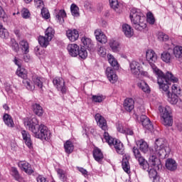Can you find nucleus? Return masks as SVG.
<instances>
[{
	"instance_id": "nucleus-23",
	"label": "nucleus",
	"mask_w": 182,
	"mask_h": 182,
	"mask_svg": "<svg viewBox=\"0 0 182 182\" xmlns=\"http://www.w3.org/2000/svg\"><path fill=\"white\" fill-rule=\"evenodd\" d=\"M3 120L7 127H11V129L15 127L14 119H12V116L9 115V114H4L3 116Z\"/></svg>"
},
{
	"instance_id": "nucleus-17",
	"label": "nucleus",
	"mask_w": 182,
	"mask_h": 182,
	"mask_svg": "<svg viewBox=\"0 0 182 182\" xmlns=\"http://www.w3.org/2000/svg\"><path fill=\"white\" fill-rule=\"evenodd\" d=\"M66 36L70 42H75L79 39V31L76 29H69L66 31Z\"/></svg>"
},
{
	"instance_id": "nucleus-56",
	"label": "nucleus",
	"mask_w": 182,
	"mask_h": 182,
	"mask_svg": "<svg viewBox=\"0 0 182 182\" xmlns=\"http://www.w3.org/2000/svg\"><path fill=\"white\" fill-rule=\"evenodd\" d=\"M35 52L37 56H41V55H43L45 53V51L41 50L39 47L35 48Z\"/></svg>"
},
{
	"instance_id": "nucleus-15",
	"label": "nucleus",
	"mask_w": 182,
	"mask_h": 182,
	"mask_svg": "<svg viewBox=\"0 0 182 182\" xmlns=\"http://www.w3.org/2000/svg\"><path fill=\"white\" fill-rule=\"evenodd\" d=\"M140 122L143 127L146 129V130H153V124H151V121H150V119L147 116L141 115Z\"/></svg>"
},
{
	"instance_id": "nucleus-24",
	"label": "nucleus",
	"mask_w": 182,
	"mask_h": 182,
	"mask_svg": "<svg viewBox=\"0 0 182 182\" xmlns=\"http://www.w3.org/2000/svg\"><path fill=\"white\" fill-rule=\"evenodd\" d=\"M122 31L127 36V38H132L133 35H134V31H133V28H132V26L129 24H124L122 26Z\"/></svg>"
},
{
	"instance_id": "nucleus-3",
	"label": "nucleus",
	"mask_w": 182,
	"mask_h": 182,
	"mask_svg": "<svg viewBox=\"0 0 182 182\" xmlns=\"http://www.w3.org/2000/svg\"><path fill=\"white\" fill-rule=\"evenodd\" d=\"M95 119L97 126L105 132L103 136L105 141L108 143L109 146H114L117 153L123 156V154H124V146L120 140L114 139L109 134V132H107L109 127L107 126V121L106 119H105L100 114H96Z\"/></svg>"
},
{
	"instance_id": "nucleus-48",
	"label": "nucleus",
	"mask_w": 182,
	"mask_h": 182,
	"mask_svg": "<svg viewBox=\"0 0 182 182\" xmlns=\"http://www.w3.org/2000/svg\"><path fill=\"white\" fill-rule=\"evenodd\" d=\"M158 39L162 41L163 42H167L168 41V36L163 32L159 33Z\"/></svg>"
},
{
	"instance_id": "nucleus-2",
	"label": "nucleus",
	"mask_w": 182,
	"mask_h": 182,
	"mask_svg": "<svg viewBox=\"0 0 182 182\" xmlns=\"http://www.w3.org/2000/svg\"><path fill=\"white\" fill-rule=\"evenodd\" d=\"M24 126L30 132H33L36 139H40V140L44 141L50 140V136H52L50 130L44 124L39 125V122H38L36 117L24 119Z\"/></svg>"
},
{
	"instance_id": "nucleus-55",
	"label": "nucleus",
	"mask_w": 182,
	"mask_h": 182,
	"mask_svg": "<svg viewBox=\"0 0 182 182\" xmlns=\"http://www.w3.org/2000/svg\"><path fill=\"white\" fill-rule=\"evenodd\" d=\"M103 33V31H102L100 29L97 28L95 31V36L97 39V41H100V36Z\"/></svg>"
},
{
	"instance_id": "nucleus-34",
	"label": "nucleus",
	"mask_w": 182,
	"mask_h": 182,
	"mask_svg": "<svg viewBox=\"0 0 182 182\" xmlns=\"http://www.w3.org/2000/svg\"><path fill=\"white\" fill-rule=\"evenodd\" d=\"M173 55L175 58H178V59H180V58H182V46H176L173 49Z\"/></svg>"
},
{
	"instance_id": "nucleus-8",
	"label": "nucleus",
	"mask_w": 182,
	"mask_h": 182,
	"mask_svg": "<svg viewBox=\"0 0 182 182\" xmlns=\"http://www.w3.org/2000/svg\"><path fill=\"white\" fill-rule=\"evenodd\" d=\"M132 153L136 160H137L141 168H142V170L149 171L150 166L149 165V162L146 160V159H144V156L141 155L140 149L137 146H134L132 148Z\"/></svg>"
},
{
	"instance_id": "nucleus-61",
	"label": "nucleus",
	"mask_w": 182,
	"mask_h": 182,
	"mask_svg": "<svg viewBox=\"0 0 182 182\" xmlns=\"http://www.w3.org/2000/svg\"><path fill=\"white\" fill-rule=\"evenodd\" d=\"M23 60H25L26 62H29L31 60V56L25 54V55H23Z\"/></svg>"
},
{
	"instance_id": "nucleus-10",
	"label": "nucleus",
	"mask_w": 182,
	"mask_h": 182,
	"mask_svg": "<svg viewBox=\"0 0 182 182\" xmlns=\"http://www.w3.org/2000/svg\"><path fill=\"white\" fill-rule=\"evenodd\" d=\"M53 83L58 92H60L63 95H66L68 87L65 85V80L62 77H55L53 80Z\"/></svg>"
},
{
	"instance_id": "nucleus-14",
	"label": "nucleus",
	"mask_w": 182,
	"mask_h": 182,
	"mask_svg": "<svg viewBox=\"0 0 182 182\" xmlns=\"http://www.w3.org/2000/svg\"><path fill=\"white\" fill-rule=\"evenodd\" d=\"M92 156L95 161L97 163L102 164L103 159H105V156L103 155V152H102V149L98 147H95L92 151Z\"/></svg>"
},
{
	"instance_id": "nucleus-57",
	"label": "nucleus",
	"mask_w": 182,
	"mask_h": 182,
	"mask_svg": "<svg viewBox=\"0 0 182 182\" xmlns=\"http://www.w3.org/2000/svg\"><path fill=\"white\" fill-rule=\"evenodd\" d=\"M123 134H127V136H133V134H134V132H133V129L130 128H126L125 133H124Z\"/></svg>"
},
{
	"instance_id": "nucleus-26",
	"label": "nucleus",
	"mask_w": 182,
	"mask_h": 182,
	"mask_svg": "<svg viewBox=\"0 0 182 182\" xmlns=\"http://www.w3.org/2000/svg\"><path fill=\"white\" fill-rule=\"evenodd\" d=\"M65 151L67 154H72L73 150H75V145L70 140H68L64 144Z\"/></svg>"
},
{
	"instance_id": "nucleus-53",
	"label": "nucleus",
	"mask_w": 182,
	"mask_h": 182,
	"mask_svg": "<svg viewBox=\"0 0 182 182\" xmlns=\"http://www.w3.org/2000/svg\"><path fill=\"white\" fill-rule=\"evenodd\" d=\"M35 6L39 9L41 8L43 9L44 4L43 0H34Z\"/></svg>"
},
{
	"instance_id": "nucleus-18",
	"label": "nucleus",
	"mask_w": 182,
	"mask_h": 182,
	"mask_svg": "<svg viewBox=\"0 0 182 182\" xmlns=\"http://www.w3.org/2000/svg\"><path fill=\"white\" fill-rule=\"evenodd\" d=\"M130 160V156L125 154L123 156L122 159V168L125 173H127V174L130 173V163L129 161Z\"/></svg>"
},
{
	"instance_id": "nucleus-33",
	"label": "nucleus",
	"mask_w": 182,
	"mask_h": 182,
	"mask_svg": "<svg viewBox=\"0 0 182 182\" xmlns=\"http://www.w3.org/2000/svg\"><path fill=\"white\" fill-rule=\"evenodd\" d=\"M16 75H18L19 77H21V79H23V80L28 79V73H26V70L24 68H21V67L17 69Z\"/></svg>"
},
{
	"instance_id": "nucleus-1",
	"label": "nucleus",
	"mask_w": 182,
	"mask_h": 182,
	"mask_svg": "<svg viewBox=\"0 0 182 182\" xmlns=\"http://www.w3.org/2000/svg\"><path fill=\"white\" fill-rule=\"evenodd\" d=\"M170 82H172L173 83H177V82H178V78L174 76L170 71H167L166 74H164L161 84H160L157 80L159 89L162 91L164 95H166L168 101L171 105H176L177 102H178V96L181 95V88L178 85L173 84L172 85V93H170V91L168 90V89H170Z\"/></svg>"
},
{
	"instance_id": "nucleus-59",
	"label": "nucleus",
	"mask_w": 182,
	"mask_h": 182,
	"mask_svg": "<svg viewBox=\"0 0 182 182\" xmlns=\"http://www.w3.org/2000/svg\"><path fill=\"white\" fill-rule=\"evenodd\" d=\"M37 182H48L46 181V178L45 177H43L42 175H39L37 177Z\"/></svg>"
},
{
	"instance_id": "nucleus-49",
	"label": "nucleus",
	"mask_w": 182,
	"mask_h": 182,
	"mask_svg": "<svg viewBox=\"0 0 182 182\" xmlns=\"http://www.w3.org/2000/svg\"><path fill=\"white\" fill-rule=\"evenodd\" d=\"M41 15L45 19H49V18H50L49 11H48L46 8L43 7V9H41Z\"/></svg>"
},
{
	"instance_id": "nucleus-36",
	"label": "nucleus",
	"mask_w": 182,
	"mask_h": 182,
	"mask_svg": "<svg viewBox=\"0 0 182 182\" xmlns=\"http://www.w3.org/2000/svg\"><path fill=\"white\" fill-rule=\"evenodd\" d=\"M108 62L112 66V68H115L117 69L119 68V63H117L116 58L112 55H108Z\"/></svg>"
},
{
	"instance_id": "nucleus-5",
	"label": "nucleus",
	"mask_w": 182,
	"mask_h": 182,
	"mask_svg": "<svg viewBox=\"0 0 182 182\" xmlns=\"http://www.w3.org/2000/svg\"><path fill=\"white\" fill-rule=\"evenodd\" d=\"M167 153H170V149L167 147V141L163 138L156 139L154 149L149 150V166L156 167L159 164V159H164L167 156Z\"/></svg>"
},
{
	"instance_id": "nucleus-40",
	"label": "nucleus",
	"mask_w": 182,
	"mask_h": 182,
	"mask_svg": "<svg viewBox=\"0 0 182 182\" xmlns=\"http://www.w3.org/2000/svg\"><path fill=\"white\" fill-rule=\"evenodd\" d=\"M139 87L143 90L145 93H150V87L145 82L139 84Z\"/></svg>"
},
{
	"instance_id": "nucleus-12",
	"label": "nucleus",
	"mask_w": 182,
	"mask_h": 182,
	"mask_svg": "<svg viewBox=\"0 0 182 182\" xmlns=\"http://www.w3.org/2000/svg\"><path fill=\"white\" fill-rule=\"evenodd\" d=\"M105 74L110 83H116L117 82V75L114 69L112 67L107 68Z\"/></svg>"
},
{
	"instance_id": "nucleus-6",
	"label": "nucleus",
	"mask_w": 182,
	"mask_h": 182,
	"mask_svg": "<svg viewBox=\"0 0 182 182\" xmlns=\"http://www.w3.org/2000/svg\"><path fill=\"white\" fill-rule=\"evenodd\" d=\"M146 58L147 62H149L153 73L156 75L158 80V82L160 85L163 83V79H164V73L161 70L159 69L154 63L157 62V54L153 50H148L146 53Z\"/></svg>"
},
{
	"instance_id": "nucleus-63",
	"label": "nucleus",
	"mask_w": 182,
	"mask_h": 182,
	"mask_svg": "<svg viewBox=\"0 0 182 182\" xmlns=\"http://www.w3.org/2000/svg\"><path fill=\"white\" fill-rule=\"evenodd\" d=\"M26 4H31L33 0H23Z\"/></svg>"
},
{
	"instance_id": "nucleus-9",
	"label": "nucleus",
	"mask_w": 182,
	"mask_h": 182,
	"mask_svg": "<svg viewBox=\"0 0 182 182\" xmlns=\"http://www.w3.org/2000/svg\"><path fill=\"white\" fill-rule=\"evenodd\" d=\"M159 110L161 113V117H162L163 124L164 126H173V117L170 114V108L160 106Z\"/></svg>"
},
{
	"instance_id": "nucleus-64",
	"label": "nucleus",
	"mask_w": 182,
	"mask_h": 182,
	"mask_svg": "<svg viewBox=\"0 0 182 182\" xmlns=\"http://www.w3.org/2000/svg\"><path fill=\"white\" fill-rule=\"evenodd\" d=\"M5 29V28H4V25H2V23H0V31H2Z\"/></svg>"
},
{
	"instance_id": "nucleus-62",
	"label": "nucleus",
	"mask_w": 182,
	"mask_h": 182,
	"mask_svg": "<svg viewBox=\"0 0 182 182\" xmlns=\"http://www.w3.org/2000/svg\"><path fill=\"white\" fill-rule=\"evenodd\" d=\"M3 107H4V110H9V106H8V105H6V104L3 105Z\"/></svg>"
},
{
	"instance_id": "nucleus-43",
	"label": "nucleus",
	"mask_w": 182,
	"mask_h": 182,
	"mask_svg": "<svg viewBox=\"0 0 182 182\" xmlns=\"http://www.w3.org/2000/svg\"><path fill=\"white\" fill-rule=\"evenodd\" d=\"M109 5L114 11H117L119 10V8L120 7V5L119 4V1L117 0H109Z\"/></svg>"
},
{
	"instance_id": "nucleus-54",
	"label": "nucleus",
	"mask_w": 182,
	"mask_h": 182,
	"mask_svg": "<svg viewBox=\"0 0 182 182\" xmlns=\"http://www.w3.org/2000/svg\"><path fill=\"white\" fill-rule=\"evenodd\" d=\"M100 43H107V37L105 33H102L100 36V40H97Z\"/></svg>"
},
{
	"instance_id": "nucleus-27",
	"label": "nucleus",
	"mask_w": 182,
	"mask_h": 182,
	"mask_svg": "<svg viewBox=\"0 0 182 182\" xmlns=\"http://www.w3.org/2000/svg\"><path fill=\"white\" fill-rule=\"evenodd\" d=\"M81 42L83 45V48L88 49V50H90V49L93 48V43L92 42V39L86 36L82 38Z\"/></svg>"
},
{
	"instance_id": "nucleus-47",
	"label": "nucleus",
	"mask_w": 182,
	"mask_h": 182,
	"mask_svg": "<svg viewBox=\"0 0 182 182\" xmlns=\"http://www.w3.org/2000/svg\"><path fill=\"white\" fill-rule=\"evenodd\" d=\"M0 38L1 39H8L9 38V32H8L6 28L0 31Z\"/></svg>"
},
{
	"instance_id": "nucleus-37",
	"label": "nucleus",
	"mask_w": 182,
	"mask_h": 182,
	"mask_svg": "<svg viewBox=\"0 0 182 182\" xmlns=\"http://www.w3.org/2000/svg\"><path fill=\"white\" fill-rule=\"evenodd\" d=\"M149 171V178L153 180L154 182L157 181V178H159V175H157V171L154 168H151Z\"/></svg>"
},
{
	"instance_id": "nucleus-7",
	"label": "nucleus",
	"mask_w": 182,
	"mask_h": 182,
	"mask_svg": "<svg viewBox=\"0 0 182 182\" xmlns=\"http://www.w3.org/2000/svg\"><path fill=\"white\" fill-rule=\"evenodd\" d=\"M55 36V30L52 27H48L45 31V36H39L38 38V43L41 48H48L49 43Z\"/></svg>"
},
{
	"instance_id": "nucleus-4",
	"label": "nucleus",
	"mask_w": 182,
	"mask_h": 182,
	"mask_svg": "<svg viewBox=\"0 0 182 182\" xmlns=\"http://www.w3.org/2000/svg\"><path fill=\"white\" fill-rule=\"evenodd\" d=\"M146 16H146H143V13H141L139 9L136 8L131 9L129 18L134 29L136 31L146 29L147 28V22L150 23V25H154L156 19L154 18L153 13H148Z\"/></svg>"
},
{
	"instance_id": "nucleus-39",
	"label": "nucleus",
	"mask_w": 182,
	"mask_h": 182,
	"mask_svg": "<svg viewBox=\"0 0 182 182\" xmlns=\"http://www.w3.org/2000/svg\"><path fill=\"white\" fill-rule=\"evenodd\" d=\"M11 46L14 52H16V53L19 52V44L14 38L11 39Z\"/></svg>"
},
{
	"instance_id": "nucleus-45",
	"label": "nucleus",
	"mask_w": 182,
	"mask_h": 182,
	"mask_svg": "<svg viewBox=\"0 0 182 182\" xmlns=\"http://www.w3.org/2000/svg\"><path fill=\"white\" fill-rule=\"evenodd\" d=\"M116 127H117V132H119V133H122V134L124 133H126L127 127H124V126H123V124L122 122H117Z\"/></svg>"
},
{
	"instance_id": "nucleus-29",
	"label": "nucleus",
	"mask_w": 182,
	"mask_h": 182,
	"mask_svg": "<svg viewBox=\"0 0 182 182\" xmlns=\"http://www.w3.org/2000/svg\"><path fill=\"white\" fill-rule=\"evenodd\" d=\"M32 109L33 111V113L36 114L37 116H43V108H42V106L38 103H35L32 105Z\"/></svg>"
},
{
	"instance_id": "nucleus-44",
	"label": "nucleus",
	"mask_w": 182,
	"mask_h": 182,
	"mask_svg": "<svg viewBox=\"0 0 182 182\" xmlns=\"http://www.w3.org/2000/svg\"><path fill=\"white\" fill-rule=\"evenodd\" d=\"M11 173L13 177L16 180V181H19V180H21V175L19 174V171H18V168L15 167L11 168Z\"/></svg>"
},
{
	"instance_id": "nucleus-11",
	"label": "nucleus",
	"mask_w": 182,
	"mask_h": 182,
	"mask_svg": "<svg viewBox=\"0 0 182 182\" xmlns=\"http://www.w3.org/2000/svg\"><path fill=\"white\" fill-rule=\"evenodd\" d=\"M18 166L21 171H24V173L28 174V176L34 173L33 169H32V166L26 161H18Z\"/></svg>"
},
{
	"instance_id": "nucleus-42",
	"label": "nucleus",
	"mask_w": 182,
	"mask_h": 182,
	"mask_svg": "<svg viewBox=\"0 0 182 182\" xmlns=\"http://www.w3.org/2000/svg\"><path fill=\"white\" fill-rule=\"evenodd\" d=\"M105 97L103 95H92L91 100L95 103H102Z\"/></svg>"
},
{
	"instance_id": "nucleus-21",
	"label": "nucleus",
	"mask_w": 182,
	"mask_h": 182,
	"mask_svg": "<svg viewBox=\"0 0 182 182\" xmlns=\"http://www.w3.org/2000/svg\"><path fill=\"white\" fill-rule=\"evenodd\" d=\"M124 108L127 112H132L134 109V100L132 98H127L124 101Z\"/></svg>"
},
{
	"instance_id": "nucleus-38",
	"label": "nucleus",
	"mask_w": 182,
	"mask_h": 182,
	"mask_svg": "<svg viewBox=\"0 0 182 182\" xmlns=\"http://www.w3.org/2000/svg\"><path fill=\"white\" fill-rule=\"evenodd\" d=\"M70 11H71L73 16H79V15H80L79 7L75 4H71Z\"/></svg>"
},
{
	"instance_id": "nucleus-28",
	"label": "nucleus",
	"mask_w": 182,
	"mask_h": 182,
	"mask_svg": "<svg viewBox=\"0 0 182 182\" xmlns=\"http://www.w3.org/2000/svg\"><path fill=\"white\" fill-rule=\"evenodd\" d=\"M161 59L163 62H165V63H171V62H173V59H174V57L173 55H171V53L164 51L161 54Z\"/></svg>"
},
{
	"instance_id": "nucleus-51",
	"label": "nucleus",
	"mask_w": 182,
	"mask_h": 182,
	"mask_svg": "<svg viewBox=\"0 0 182 182\" xmlns=\"http://www.w3.org/2000/svg\"><path fill=\"white\" fill-rule=\"evenodd\" d=\"M22 18L24 19H28L29 16H31V13L29 12V10L28 9H23L21 11Z\"/></svg>"
},
{
	"instance_id": "nucleus-16",
	"label": "nucleus",
	"mask_w": 182,
	"mask_h": 182,
	"mask_svg": "<svg viewBox=\"0 0 182 182\" xmlns=\"http://www.w3.org/2000/svg\"><path fill=\"white\" fill-rule=\"evenodd\" d=\"M129 67L132 75L137 76L141 73V67H140V63L139 62L132 61L130 63Z\"/></svg>"
},
{
	"instance_id": "nucleus-52",
	"label": "nucleus",
	"mask_w": 182,
	"mask_h": 182,
	"mask_svg": "<svg viewBox=\"0 0 182 182\" xmlns=\"http://www.w3.org/2000/svg\"><path fill=\"white\" fill-rule=\"evenodd\" d=\"M0 18L5 22L8 19V16L6 15V13H5V10L2 9V6H0Z\"/></svg>"
},
{
	"instance_id": "nucleus-19",
	"label": "nucleus",
	"mask_w": 182,
	"mask_h": 182,
	"mask_svg": "<svg viewBox=\"0 0 182 182\" xmlns=\"http://www.w3.org/2000/svg\"><path fill=\"white\" fill-rule=\"evenodd\" d=\"M69 55L73 58H76L79 53V46L77 44H69L67 47Z\"/></svg>"
},
{
	"instance_id": "nucleus-41",
	"label": "nucleus",
	"mask_w": 182,
	"mask_h": 182,
	"mask_svg": "<svg viewBox=\"0 0 182 182\" xmlns=\"http://www.w3.org/2000/svg\"><path fill=\"white\" fill-rule=\"evenodd\" d=\"M77 55L81 59H86V58H87V51L86 50V48L81 47V48L78 50Z\"/></svg>"
},
{
	"instance_id": "nucleus-60",
	"label": "nucleus",
	"mask_w": 182,
	"mask_h": 182,
	"mask_svg": "<svg viewBox=\"0 0 182 182\" xmlns=\"http://www.w3.org/2000/svg\"><path fill=\"white\" fill-rule=\"evenodd\" d=\"M14 63L18 67V68H21V62L18 60L16 57L14 58Z\"/></svg>"
},
{
	"instance_id": "nucleus-50",
	"label": "nucleus",
	"mask_w": 182,
	"mask_h": 182,
	"mask_svg": "<svg viewBox=\"0 0 182 182\" xmlns=\"http://www.w3.org/2000/svg\"><path fill=\"white\" fill-rule=\"evenodd\" d=\"M97 53H98V55H100V56L105 58V56H106V48H105V47L100 46L98 48Z\"/></svg>"
},
{
	"instance_id": "nucleus-35",
	"label": "nucleus",
	"mask_w": 182,
	"mask_h": 182,
	"mask_svg": "<svg viewBox=\"0 0 182 182\" xmlns=\"http://www.w3.org/2000/svg\"><path fill=\"white\" fill-rule=\"evenodd\" d=\"M23 84L26 86L28 90H31V92L35 90V85H33L32 82H31V80L28 78L23 80Z\"/></svg>"
},
{
	"instance_id": "nucleus-22",
	"label": "nucleus",
	"mask_w": 182,
	"mask_h": 182,
	"mask_svg": "<svg viewBox=\"0 0 182 182\" xmlns=\"http://www.w3.org/2000/svg\"><path fill=\"white\" fill-rule=\"evenodd\" d=\"M165 166L167 170H169L170 171H175V170H177V162L173 159L169 158L166 159Z\"/></svg>"
},
{
	"instance_id": "nucleus-20",
	"label": "nucleus",
	"mask_w": 182,
	"mask_h": 182,
	"mask_svg": "<svg viewBox=\"0 0 182 182\" xmlns=\"http://www.w3.org/2000/svg\"><path fill=\"white\" fill-rule=\"evenodd\" d=\"M136 144L139 150L144 154L149 152V144L144 139L136 141Z\"/></svg>"
},
{
	"instance_id": "nucleus-31",
	"label": "nucleus",
	"mask_w": 182,
	"mask_h": 182,
	"mask_svg": "<svg viewBox=\"0 0 182 182\" xmlns=\"http://www.w3.org/2000/svg\"><path fill=\"white\" fill-rule=\"evenodd\" d=\"M32 80L34 83V86H37L39 89H42L43 87V82H42V78L37 75H33L32 77Z\"/></svg>"
},
{
	"instance_id": "nucleus-30",
	"label": "nucleus",
	"mask_w": 182,
	"mask_h": 182,
	"mask_svg": "<svg viewBox=\"0 0 182 182\" xmlns=\"http://www.w3.org/2000/svg\"><path fill=\"white\" fill-rule=\"evenodd\" d=\"M19 45L24 55H28L29 53V43L28 41L22 40L19 42Z\"/></svg>"
},
{
	"instance_id": "nucleus-58",
	"label": "nucleus",
	"mask_w": 182,
	"mask_h": 182,
	"mask_svg": "<svg viewBox=\"0 0 182 182\" xmlns=\"http://www.w3.org/2000/svg\"><path fill=\"white\" fill-rule=\"evenodd\" d=\"M78 171L82 173V176H85V177L87 176V171L82 167L78 168Z\"/></svg>"
},
{
	"instance_id": "nucleus-32",
	"label": "nucleus",
	"mask_w": 182,
	"mask_h": 182,
	"mask_svg": "<svg viewBox=\"0 0 182 182\" xmlns=\"http://www.w3.org/2000/svg\"><path fill=\"white\" fill-rule=\"evenodd\" d=\"M109 46L112 50H113L115 53L119 52V49H120V44L117 41L111 40L109 41Z\"/></svg>"
},
{
	"instance_id": "nucleus-13",
	"label": "nucleus",
	"mask_w": 182,
	"mask_h": 182,
	"mask_svg": "<svg viewBox=\"0 0 182 182\" xmlns=\"http://www.w3.org/2000/svg\"><path fill=\"white\" fill-rule=\"evenodd\" d=\"M21 136L25 144L28 147V149H33V144L32 143V139H31V134L26 130L21 131Z\"/></svg>"
},
{
	"instance_id": "nucleus-46",
	"label": "nucleus",
	"mask_w": 182,
	"mask_h": 182,
	"mask_svg": "<svg viewBox=\"0 0 182 182\" xmlns=\"http://www.w3.org/2000/svg\"><path fill=\"white\" fill-rule=\"evenodd\" d=\"M57 174L60 180H65L66 178V172L61 168L57 169Z\"/></svg>"
},
{
	"instance_id": "nucleus-25",
	"label": "nucleus",
	"mask_w": 182,
	"mask_h": 182,
	"mask_svg": "<svg viewBox=\"0 0 182 182\" xmlns=\"http://www.w3.org/2000/svg\"><path fill=\"white\" fill-rule=\"evenodd\" d=\"M66 11L64 9H60L56 11L55 18L58 21L59 23H63L65 22V18H66Z\"/></svg>"
}]
</instances>
